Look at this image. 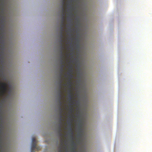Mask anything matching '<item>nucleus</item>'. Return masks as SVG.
I'll list each match as a JSON object with an SVG mask.
<instances>
[{"mask_svg": "<svg viewBox=\"0 0 152 152\" xmlns=\"http://www.w3.org/2000/svg\"><path fill=\"white\" fill-rule=\"evenodd\" d=\"M72 119L71 118L70 119V120L68 122V124L69 126V131L70 132L71 134V137L72 139V145L74 146L75 147H73L72 149V151L73 152H76V144L73 141L74 137L73 135V133L72 128Z\"/></svg>", "mask_w": 152, "mask_h": 152, "instance_id": "nucleus-1", "label": "nucleus"}, {"mask_svg": "<svg viewBox=\"0 0 152 152\" xmlns=\"http://www.w3.org/2000/svg\"><path fill=\"white\" fill-rule=\"evenodd\" d=\"M71 25V26H72V24H71V25Z\"/></svg>", "mask_w": 152, "mask_h": 152, "instance_id": "nucleus-28", "label": "nucleus"}, {"mask_svg": "<svg viewBox=\"0 0 152 152\" xmlns=\"http://www.w3.org/2000/svg\"><path fill=\"white\" fill-rule=\"evenodd\" d=\"M70 21L72 23V19H71L70 20Z\"/></svg>", "mask_w": 152, "mask_h": 152, "instance_id": "nucleus-26", "label": "nucleus"}, {"mask_svg": "<svg viewBox=\"0 0 152 152\" xmlns=\"http://www.w3.org/2000/svg\"><path fill=\"white\" fill-rule=\"evenodd\" d=\"M66 55L67 56V58H68L69 56V55L67 53V54H66Z\"/></svg>", "mask_w": 152, "mask_h": 152, "instance_id": "nucleus-24", "label": "nucleus"}, {"mask_svg": "<svg viewBox=\"0 0 152 152\" xmlns=\"http://www.w3.org/2000/svg\"><path fill=\"white\" fill-rule=\"evenodd\" d=\"M61 26V27L60 31L61 32L62 31V32H63L64 26Z\"/></svg>", "mask_w": 152, "mask_h": 152, "instance_id": "nucleus-21", "label": "nucleus"}, {"mask_svg": "<svg viewBox=\"0 0 152 152\" xmlns=\"http://www.w3.org/2000/svg\"><path fill=\"white\" fill-rule=\"evenodd\" d=\"M69 31L71 32H72V30H71V28H69Z\"/></svg>", "mask_w": 152, "mask_h": 152, "instance_id": "nucleus-23", "label": "nucleus"}, {"mask_svg": "<svg viewBox=\"0 0 152 152\" xmlns=\"http://www.w3.org/2000/svg\"><path fill=\"white\" fill-rule=\"evenodd\" d=\"M63 38H60V40L59 41V42L60 44H63V42L64 41V40L63 39Z\"/></svg>", "mask_w": 152, "mask_h": 152, "instance_id": "nucleus-17", "label": "nucleus"}, {"mask_svg": "<svg viewBox=\"0 0 152 152\" xmlns=\"http://www.w3.org/2000/svg\"><path fill=\"white\" fill-rule=\"evenodd\" d=\"M37 141L36 140L34 137L32 138L31 147V152H34V150L35 149H37V151H39L40 150V147L37 145Z\"/></svg>", "mask_w": 152, "mask_h": 152, "instance_id": "nucleus-3", "label": "nucleus"}, {"mask_svg": "<svg viewBox=\"0 0 152 152\" xmlns=\"http://www.w3.org/2000/svg\"><path fill=\"white\" fill-rule=\"evenodd\" d=\"M60 58H64V55L63 53V50L64 49L63 44H60Z\"/></svg>", "mask_w": 152, "mask_h": 152, "instance_id": "nucleus-9", "label": "nucleus"}, {"mask_svg": "<svg viewBox=\"0 0 152 152\" xmlns=\"http://www.w3.org/2000/svg\"><path fill=\"white\" fill-rule=\"evenodd\" d=\"M62 102L61 101V100L59 101V107H62Z\"/></svg>", "mask_w": 152, "mask_h": 152, "instance_id": "nucleus-18", "label": "nucleus"}, {"mask_svg": "<svg viewBox=\"0 0 152 152\" xmlns=\"http://www.w3.org/2000/svg\"><path fill=\"white\" fill-rule=\"evenodd\" d=\"M62 121L63 120H61H61L59 121V124L58 127V133H59V135L60 137H61V140L62 139L63 140V141H64V140L63 138V134L62 133V129H61L62 128Z\"/></svg>", "mask_w": 152, "mask_h": 152, "instance_id": "nucleus-7", "label": "nucleus"}, {"mask_svg": "<svg viewBox=\"0 0 152 152\" xmlns=\"http://www.w3.org/2000/svg\"><path fill=\"white\" fill-rule=\"evenodd\" d=\"M61 82L59 83V89L58 91V99L59 101L61 100L63 98L62 96L63 94L62 91V81L61 80Z\"/></svg>", "mask_w": 152, "mask_h": 152, "instance_id": "nucleus-6", "label": "nucleus"}, {"mask_svg": "<svg viewBox=\"0 0 152 152\" xmlns=\"http://www.w3.org/2000/svg\"><path fill=\"white\" fill-rule=\"evenodd\" d=\"M63 32H60V38H64V36L63 35Z\"/></svg>", "mask_w": 152, "mask_h": 152, "instance_id": "nucleus-15", "label": "nucleus"}, {"mask_svg": "<svg viewBox=\"0 0 152 152\" xmlns=\"http://www.w3.org/2000/svg\"><path fill=\"white\" fill-rule=\"evenodd\" d=\"M63 140L62 139L61 140V144L60 145V146L59 147V151L58 152H63V150H62V148L63 147Z\"/></svg>", "mask_w": 152, "mask_h": 152, "instance_id": "nucleus-13", "label": "nucleus"}, {"mask_svg": "<svg viewBox=\"0 0 152 152\" xmlns=\"http://www.w3.org/2000/svg\"><path fill=\"white\" fill-rule=\"evenodd\" d=\"M72 80L68 79L67 84L68 85V88H69V89L71 90L72 88Z\"/></svg>", "mask_w": 152, "mask_h": 152, "instance_id": "nucleus-12", "label": "nucleus"}, {"mask_svg": "<svg viewBox=\"0 0 152 152\" xmlns=\"http://www.w3.org/2000/svg\"><path fill=\"white\" fill-rule=\"evenodd\" d=\"M59 111L60 116L59 120H61H61H63L62 119V118L63 117L62 114L63 111V108L62 107H59Z\"/></svg>", "mask_w": 152, "mask_h": 152, "instance_id": "nucleus-10", "label": "nucleus"}, {"mask_svg": "<svg viewBox=\"0 0 152 152\" xmlns=\"http://www.w3.org/2000/svg\"><path fill=\"white\" fill-rule=\"evenodd\" d=\"M69 15L70 16H72L73 15V14L72 13V12L71 11Z\"/></svg>", "mask_w": 152, "mask_h": 152, "instance_id": "nucleus-22", "label": "nucleus"}, {"mask_svg": "<svg viewBox=\"0 0 152 152\" xmlns=\"http://www.w3.org/2000/svg\"><path fill=\"white\" fill-rule=\"evenodd\" d=\"M0 90H1V93L4 94L8 90L7 88V84L5 83L0 81Z\"/></svg>", "mask_w": 152, "mask_h": 152, "instance_id": "nucleus-4", "label": "nucleus"}, {"mask_svg": "<svg viewBox=\"0 0 152 152\" xmlns=\"http://www.w3.org/2000/svg\"><path fill=\"white\" fill-rule=\"evenodd\" d=\"M63 58H60L61 66L60 68V75L59 76V83L61 82V80L62 81H63L62 79V76L64 71V62L63 61Z\"/></svg>", "mask_w": 152, "mask_h": 152, "instance_id": "nucleus-5", "label": "nucleus"}, {"mask_svg": "<svg viewBox=\"0 0 152 152\" xmlns=\"http://www.w3.org/2000/svg\"><path fill=\"white\" fill-rule=\"evenodd\" d=\"M69 2L70 3H72V0H71V1H70Z\"/></svg>", "mask_w": 152, "mask_h": 152, "instance_id": "nucleus-25", "label": "nucleus"}, {"mask_svg": "<svg viewBox=\"0 0 152 152\" xmlns=\"http://www.w3.org/2000/svg\"><path fill=\"white\" fill-rule=\"evenodd\" d=\"M70 62L69 63V65L68 66L69 69H73V66L72 64H70Z\"/></svg>", "mask_w": 152, "mask_h": 152, "instance_id": "nucleus-16", "label": "nucleus"}, {"mask_svg": "<svg viewBox=\"0 0 152 152\" xmlns=\"http://www.w3.org/2000/svg\"><path fill=\"white\" fill-rule=\"evenodd\" d=\"M67 74L68 75V79L72 80L73 77L72 73H69Z\"/></svg>", "mask_w": 152, "mask_h": 152, "instance_id": "nucleus-14", "label": "nucleus"}, {"mask_svg": "<svg viewBox=\"0 0 152 152\" xmlns=\"http://www.w3.org/2000/svg\"><path fill=\"white\" fill-rule=\"evenodd\" d=\"M69 94L68 95L69 99L71 103H74L73 95L71 89H69L68 91Z\"/></svg>", "mask_w": 152, "mask_h": 152, "instance_id": "nucleus-8", "label": "nucleus"}, {"mask_svg": "<svg viewBox=\"0 0 152 152\" xmlns=\"http://www.w3.org/2000/svg\"><path fill=\"white\" fill-rule=\"evenodd\" d=\"M67 7H70L69 10H72L73 9V7L72 5H67Z\"/></svg>", "mask_w": 152, "mask_h": 152, "instance_id": "nucleus-20", "label": "nucleus"}, {"mask_svg": "<svg viewBox=\"0 0 152 152\" xmlns=\"http://www.w3.org/2000/svg\"><path fill=\"white\" fill-rule=\"evenodd\" d=\"M66 0H62V10L61 11V26H64L65 25V10H64V6L65 5Z\"/></svg>", "mask_w": 152, "mask_h": 152, "instance_id": "nucleus-2", "label": "nucleus"}, {"mask_svg": "<svg viewBox=\"0 0 152 152\" xmlns=\"http://www.w3.org/2000/svg\"><path fill=\"white\" fill-rule=\"evenodd\" d=\"M73 71V69H69L68 72L67 73V74L69 73H72Z\"/></svg>", "mask_w": 152, "mask_h": 152, "instance_id": "nucleus-19", "label": "nucleus"}, {"mask_svg": "<svg viewBox=\"0 0 152 152\" xmlns=\"http://www.w3.org/2000/svg\"><path fill=\"white\" fill-rule=\"evenodd\" d=\"M73 104L74 103H70L69 104V105L70 107L69 111L70 112V113L72 114L71 116L72 117H74V115L72 114L74 112V108L72 106Z\"/></svg>", "mask_w": 152, "mask_h": 152, "instance_id": "nucleus-11", "label": "nucleus"}, {"mask_svg": "<svg viewBox=\"0 0 152 152\" xmlns=\"http://www.w3.org/2000/svg\"><path fill=\"white\" fill-rule=\"evenodd\" d=\"M77 103H78V101L77 102Z\"/></svg>", "mask_w": 152, "mask_h": 152, "instance_id": "nucleus-27", "label": "nucleus"}]
</instances>
